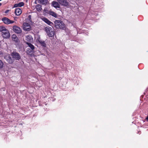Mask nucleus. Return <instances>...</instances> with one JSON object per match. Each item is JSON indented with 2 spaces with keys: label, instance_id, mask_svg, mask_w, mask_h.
I'll list each match as a JSON object with an SVG mask.
<instances>
[{
  "label": "nucleus",
  "instance_id": "29",
  "mask_svg": "<svg viewBox=\"0 0 148 148\" xmlns=\"http://www.w3.org/2000/svg\"><path fill=\"white\" fill-rule=\"evenodd\" d=\"M146 119L147 120V121H148V116L147 117Z\"/></svg>",
  "mask_w": 148,
  "mask_h": 148
},
{
  "label": "nucleus",
  "instance_id": "22",
  "mask_svg": "<svg viewBox=\"0 0 148 148\" xmlns=\"http://www.w3.org/2000/svg\"><path fill=\"white\" fill-rule=\"evenodd\" d=\"M50 10H49L47 8H45L43 10V12L44 13H47L48 14Z\"/></svg>",
  "mask_w": 148,
  "mask_h": 148
},
{
  "label": "nucleus",
  "instance_id": "17",
  "mask_svg": "<svg viewBox=\"0 0 148 148\" xmlns=\"http://www.w3.org/2000/svg\"><path fill=\"white\" fill-rule=\"evenodd\" d=\"M52 29L51 27H49L47 26L45 27V30L47 34L48 35V34L51 32V31Z\"/></svg>",
  "mask_w": 148,
  "mask_h": 148
},
{
  "label": "nucleus",
  "instance_id": "11",
  "mask_svg": "<svg viewBox=\"0 0 148 148\" xmlns=\"http://www.w3.org/2000/svg\"><path fill=\"white\" fill-rule=\"evenodd\" d=\"M34 50L30 49V48H27L26 52L28 55H32L34 53Z\"/></svg>",
  "mask_w": 148,
  "mask_h": 148
},
{
  "label": "nucleus",
  "instance_id": "3",
  "mask_svg": "<svg viewBox=\"0 0 148 148\" xmlns=\"http://www.w3.org/2000/svg\"><path fill=\"white\" fill-rule=\"evenodd\" d=\"M23 29L24 31H29L31 29V26L29 23H24L23 24Z\"/></svg>",
  "mask_w": 148,
  "mask_h": 148
},
{
  "label": "nucleus",
  "instance_id": "16",
  "mask_svg": "<svg viewBox=\"0 0 148 148\" xmlns=\"http://www.w3.org/2000/svg\"><path fill=\"white\" fill-rule=\"evenodd\" d=\"M48 3L47 0H39L38 3L43 5H46Z\"/></svg>",
  "mask_w": 148,
  "mask_h": 148
},
{
  "label": "nucleus",
  "instance_id": "4",
  "mask_svg": "<svg viewBox=\"0 0 148 148\" xmlns=\"http://www.w3.org/2000/svg\"><path fill=\"white\" fill-rule=\"evenodd\" d=\"M11 55L14 60H19L21 58L19 53L16 52H12L11 53Z\"/></svg>",
  "mask_w": 148,
  "mask_h": 148
},
{
  "label": "nucleus",
  "instance_id": "5",
  "mask_svg": "<svg viewBox=\"0 0 148 148\" xmlns=\"http://www.w3.org/2000/svg\"><path fill=\"white\" fill-rule=\"evenodd\" d=\"M2 21L5 24L7 25L12 24L14 22V21H11L6 17H4L2 18Z\"/></svg>",
  "mask_w": 148,
  "mask_h": 148
},
{
  "label": "nucleus",
  "instance_id": "21",
  "mask_svg": "<svg viewBox=\"0 0 148 148\" xmlns=\"http://www.w3.org/2000/svg\"><path fill=\"white\" fill-rule=\"evenodd\" d=\"M38 41L41 45L44 47H46V44L44 41H42L40 40H38Z\"/></svg>",
  "mask_w": 148,
  "mask_h": 148
},
{
  "label": "nucleus",
  "instance_id": "12",
  "mask_svg": "<svg viewBox=\"0 0 148 148\" xmlns=\"http://www.w3.org/2000/svg\"><path fill=\"white\" fill-rule=\"evenodd\" d=\"M52 5L53 6L56 8H60V5L58 2L53 1L52 2Z\"/></svg>",
  "mask_w": 148,
  "mask_h": 148
},
{
  "label": "nucleus",
  "instance_id": "27",
  "mask_svg": "<svg viewBox=\"0 0 148 148\" xmlns=\"http://www.w3.org/2000/svg\"><path fill=\"white\" fill-rule=\"evenodd\" d=\"M9 10H7L5 11V14H7V13H8V12H9Z\"/></svg>",
  "mask_w": 148,
  "mask_h": 148
},
{
  "label": "nucleus",
  "instance_id": "13",
  "mask_svg": "<svg viewBox=\"0 0 148 148\" xmlns=\"http://www.w3.org/2000/svg\"><path fill=\"white\" fill-rule=\"evenodd\" d=\"M24 3L23 2H21L15 4L14 6V8H16L18 7H22L24 5Z\"/></svg>",
  "mask_w": 148,
  "mask_h": 148
},
{
  "label": "nucleus",
  "instance_id": "14",
  "mask_svg": "<svg viewBox=\"0 0 148 148\" xmlns=\"http://www.w3.org/2000/svg\"><path fill=\"white\" fill-rule=\"evenodd\" d=\"M25 40L31 42L33 41V38L31 35H27L26 37Z\"/></svg>",
  "mask_w": 148,
  "mask_h": 148
},
{
  "label": "nucleus",
  "instance_id": "7",
  "mask_svg": "<svg viewBox=\"0 0 148 148\" xmlns=\"http://www.w3.org/2000/svg\"><path fill=\"white\" fill-rule=\"evenodd\" d=\"M58 3L61 5L64 6H68L69 2L66 0H58Z\"/></svg>",
  "mask_w": 148,
  "mask_h": 148
},
{
  "label": "nucleus",
  "instance_id": "18",
  "mask_svg": "<svg viewBox=\"0 0 148 148\" xmlns=\"http://www.w3.org/2000/svg\"><path fill=\"white\" fill-rule=\"evenodd\" d=\"M35 8L36 10L38 12L42 10V6L39 4L36 5V6Z\"/></svg>",
  "mask_w": 148,
  "mask_h": 148
},
{
  "label": "nucleus",
  "instance_id": "6",
  "mask_svg": "<svg viewBox=\"0 0 148 148\" xmlns=\"http://www.w3.org/2000/svg\"><path fill=\"white\" fill-rule=\"evenodd\" d=\"M2 35L3 37L5 38H8L10 36V33L6 29L2 32Z\"/></svg>",
  "mask_w": 148,
  "mask_h": 148
},
{
  "label": "nucleus",
  "instance_id": "25",
  "mask_svg": "<svg viewBox=\"0 0 148 148\" xmlns=\"http://www.w3.org/2000/svg\"><path fill=\"white\" fill-rule=\"evenodd\" d=\"M28 18L29 21L31 22L32 21L31 20V15H29L28 16Z\"/></svg>",
  "mask_w": 148,
  "mask_h": 148
},
{
  "label": "nucleus",
  "instance_id": "28",
  "mask_svg": "<svg viewBox=\"0 0 148 148\" xmlns=\"http://www.w3.org/2000/svg\"><path fill=\"white\" fill-rule=\"evenodd\" d=\"M1 54H2V55H3V53H1V52H0V55H1Z\"/></svg>",
  "mask_w": 148,
  "mask_h": 148
},
{
  "label": "nucleus",
  "instance_id": "23",
  "mask_svg": "<svg viewBox=\"0 0 148 148\" xmlns=\"http://www.w3.org/2000/svg\"><path fill=\"white\" fill-rule=\"evenodd\" d=\"M5 29H6L4 27L2 26H0V32H3Z\"/></svg>",
  "mask_w": 148,
  "mask_h": 148
},
{
  "label": "nucleus",
  "instance_id": "1",
  "mask_svg": "<svg viewBox=\"0 0 148 148\" xmlns=\"http://www.w3.org/2000/svg\"><path fill=\"white\" fill-rule=\"evenodd\" d=\"M56 27L58 29H64L65 28V25L63 22L60 20H56L54 22Z\"/></svg>",
  "mask_w": 148,
  "mask_h": 148
},
{
  "label": "nucleus",
  "instance_id": "19",
  "mask_svg": "<svg viewBox=\"0 0 148 148\" xmlns=\"http://www.w3.org/2000/svg\"><path fill=\"white\" fill-rule=\"evenodd\" d=\"M55 34V32L53 30V29H52L51 31V32H50L48 34V36L49 37H53V36Z\"/></svg>",
  "mask_w": 148,
  "mask_h": 148
},
{
  "label": "nucleus",
  "instance_id": "10",
  "mask_svg": "<svg viewBox=\"0 0 148 148\" xmlns=\"http://www.w3.org/2000/svg\"><path fill=\"white\" fill-rule=\"evenodd\" d=\"M21 10L19 8H16L15 10V13L17 16H19L21 13Z\"/></svg>",
  "mask_w": 148,
  "mask_h": 148
},
{
  "label": "nucleus",
  "instance_id": "9",
  "mask_svg": "<svg viewBox=\"0 0 148 148\" xmlns=\"http://www.w3.org/2000/svg\"><path fill=\"white\" fill-rule=\"evenodd\" d=\"M42 21H44L45 23L49 25L52 26L53 24V23L48 19L47 18L45 17H43L42 18Z\"/></svg>",
  "mask_w": 148,
  "mask_h": 148
},
{
  "label": "nucleus",
  "instance_id": "26",
  "mask_svg": "<svg viewBox=\"0 0 148 148\" xmlns=\"http://www.w3.org/2000/svg\"><path fill=\"white\" fill-rule=\"evenodd\" d=\"M12 38L14 39H16V35H12Z\"/></svg>",
  "mask_w": 148,
  "mask_h": 148
},
{
  "label": "nucleus",
  "instance_id": "20",
  "mask_svg": "<svg viewBox=\"0 0 148 148\" xmlns=\"http://www.w3.org/2000/svg\"><path fill=\"white\" fill-rule=\"evenodd\" d=\"M27 44L28 45V47L27 48H30V49L34 50L35 49L34 47L29 42H26Z\"/></svg>",
  "mask_w": 148,
  "mask_h": 148
},
{
  "label": "nucleus",
  "instance_id": "2",
  "mask_svg": "<svg viewBox=\"0 0 148 148\" xmlns=\"http://www.w3.org/2000/svg\"><path fill=\"white\" fill-rule=\"evenodd\" d=\"M4 58L7 62L10 64L12 63L14 61V59H12L10 55H7L4 56Z\"/></svg>",
  "mask_w": 148,
  "mask_h": 148
},
{
  "label": "nucleus",
  "instance_id": "24",
  "mask_svg": "<svg viewBox=\"0 0 148 148\" xmlns=\"http://www.w3.org/2000/svg\"><path fill=\"white\" fill-rule=\"evenodd\" d=\"M3 62L0 60V69L2 68L3 67Z\"/></svg>",
  "mask_w": 148,
  "mask_h": 148
},
{
  "label": "nucleus",
  "instance_id": "15",
  "mask_svg": "<svg viewBox=\"0 0 148 148\" xmlns=\"http://www.w3.org/2000/svg\"><path fill=\"white\" fill-rule=\"evenodd\" d=\"M48 14L55 17H56L57 16V14L56 13L53 12L50 10V11H49Z\"/></svg>",
  "mask_w": 148,
  "mask_h": 148
},
{
  "label": "nucleus",
  "instance_id": "8",
  "mask_svg": "<svg viewBox=\"0 0 148 148\" xmlns=\"http://www.w3.org/2000/svg\"><path fill=\"white\" fill-rule=\"evenodd\" d=\"M13 29L14 32L18 34L20 33L21 32V29L19 27L16 26H14L13 27Z\"/></svg>",
  "mask_w": 148,
  "mask_h": 148
},
{
  "label": "nucleus",
  "instance_id": "30",
  "mask_svg": "<svg viewBox=\"0 0 148 148\" xmlns=\"http://www.w3.org/2000/svg\"><path fill=\"white\" fill-rule=\"evenodd\" d=\"M35 3L36 4V1H35Z\"/></svg>",
  "mask_w": 148,
  "mask_h": 148
},
{
  "label": "nucleus",
  "instance_id": "31",
  "mask_svg": "<svg viewBox=\"0 0 148 148\" xmlns=\"http://www.w3.org/2000/svg\"><path fill=\"white\" fill-rule=\"evenodd\" d=\"M1 3H0V6L1 5Z\"/></svg>",
  "mask_w": 148,
  "mask_h": 148
}]
</instances>
